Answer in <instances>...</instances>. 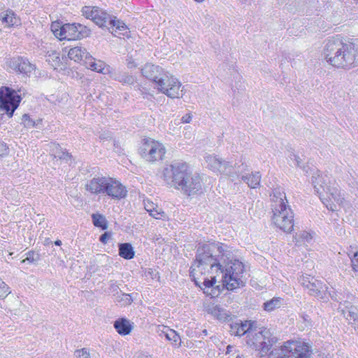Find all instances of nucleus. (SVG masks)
<instances>
[{"instance_id": "nucleus-1", "label": "nucleus", "mask_w": 358, "mask_h": 358, "mask_svg": "<svg viewBox=\"0 0 358 358\" xmlns=\"http://www.w3.org/2000/svg\"><path fill=\"white\" fill-rule=\"evenodd\" d=\"M244 264L233 257L231 248L222 243H208L199 246L189 269L195 285L211 297L221 289L243 287L246 282Z\"/></svg>"}, {"instance_id": "nucleus-2", "label": "nucleus", "mask_w": 358, "mask_h": 358, "mask_svg": "<svg viewBox=\"0 0 358 358\" xmlns=\"http://www.w3.org/2000/svg\"><path fill=\"white\" fill-rule=\"evenodd\" d=\"M357 50L353 43L341 38L329 39L324 48L327 62L336 68L351 69L357 62Z\"/></svg>"}, {"instance_id": "nucleus-3", "label": "nucleus", "mask_w": 358, "mask_h": 358, "mask_svg": "<svg viewBox=\"0 0 358 358\" xmlns=\"http://www.w3.org/2000/svg\"><path fill=\"white\" fill-rule=\"evenodd\" d=\"M313 185L324 205L331 211L343 206L345 199L338 185L327 175L315 173L311 179Z\"/></svg>"}, {"instance_id": "nucleus-4", "label": "nucleus", "mask_w": 358, "mask_h": 358, "mask_svg": "<svg viewBox=\"0 0 358 358\" xmlns=\"http://www.w3.org/2000/svg\"><path fill=\"white\" fill-rule=\"evenodd\" d=\"M271 197L272 223L285 233L292 232L294 225V213L287 204L285 192L281 187L275 188Z\"/></svg>"}, {"instance_id": "nucleus-5", "label": "nucleus", "mask_w": 358, "mask_h": 358, "mask_svg": "<svg viewBox=\"0 0 358 358\" xmlns=\"http://www.w3.org/2000/svg\"><path fill=\"white\" fill-rule=\"evenodd\" d=\"M82 12L86 18L91 19L98 26L107 27L115 36L124 35L127 32V27L124 22L117 20L115 17H111L97 7L85 6Z\"/></svg>"}, {"instance_id": "nucleus-6", "label": "nucleus", "mask_w": 358, "mask_h": 358, "mask_svg": "<svg viewBox=\"0 0 358 358\" xmlns=\"http://www.w3.org/2000/svg\"><path fill=\"white\" fill-rule=\"evenodd\" d=\"M191 171L187 163L173 161L165 166L162 171L161 178L168 187L178 189Z\"/></svg>"}, {"instance_id": "nucleus-7", "label": "nucleus", "mask_w": 358, "mask_h": 358, "mask_svg": "<svg viewBox=\"0 0 358 358\" xmlns=\"http://www.w3.org/2000/svg\"><path fill=\"white\" fill-rule=\"evenodd\" d=\"M51 31L59 40L75 41L80 40L90 36V29L81 24H64L53 22L51 24Z\"/></svg>"}, {"instance_id": "nucleus-8", "label": "nucleus", "mask_w": 358, "mask_h": 358, "mask_svg": "<svg viewBox=\"0 0 358 358\" xmlns=\"http://www.w3.org/2000/svg\"><path fill=\"white\" fill-rule=\"evenodd\" d=\"M309 347L304 343L289 341L280 349L273 350L270 358H309Z\"/></svg>"}, {"instance_id": "nucleus-9", "label": "nucleus", "mask_w": 358, "mask_h": 358, "mask_svg": "<svg viewBox=\"0 0 358 358\" xmlns=\"http://www.w3.org/2000/svg\"><path fill=\"white\" fill-rule=\"evenodd\" d=\"M157 90L171 99H179L185 94L184 86L180 81L172 74L166 72L164 76L158 80L157 84L154 86Z\"/></svg>"}, {"instance_id": "nucleus-10", "label": "nucleus", "mask_w": 358, "mask_h": 358, "mask_svg": "<svg viewBox=\"0 0 358 358\" xmlns=\"http://www.w3.org/2000/svg\"><path fill=\"white\" fill-rule=\"evenodd\" d=\"M21 94L8 87L0 88V113L1 115L7 114L9 117L13 116L14 111L18 107L21 101Z\"/></svg>"}, {"instance_id": "nucleus-11", "label": "nucleus", "mask_w": 358, "mask_h": 358, "mask_svg": "<svg viewBox=\"0 0 358 358\" xmlns=\"http://www.w3.org/2000/svg\"><path fill=\"white\" fill-rule=\"evenodd\" d=\"M166 154L164 145L154 139H147L141 148V155L147 162L154 163L163 160Z\"/></svg>"}, {"instance_id": "nucleus-12", "label": "nucleus", "mask_w": 358, "mask_h": 358, "mask_svg": "<svg viewBox=\"0 0 358 358\" xmlns=\"http://www.w3.org/2000/svg\"><path fill=\"white\" fill-rule=\"evenodd\" d=\"M187 178H188L185 179L177 190L187 196H194L203 192V182L198 173L191 171Z\"/></svg>"}, {"instance_id": "nucleus-13", "label": "nucleus", "mask_w": 358, "mask_h": 358, "mask_svg": "<svg viewBox=\"0 0 358 358\" xmlns=\"http://www.w3.org/2000/svg\"><path fill=\"white\" fill-rule=\"evenodd\" d=\"M299 282L310 295L319 299H324L327 287L323 282L313 276L306 275L299 278Z\"/></svg>"}, {"instance_id": "nucleus-14", "label": "nucleus", "mask_w": 358, "mask_h": 358, "mask_svg": "<svg viewBox=\"0 0 358 358\" xmlns=\"http://www.w3.org/2000/svg\"><path fill=\"white\" fill-rule=\"evenodd\" d=\"M205 162L209 169L214 172L229 176L233 170L232 164L215 155H206L204 157Z\"/></svg>"}, {"instance_id": "nucleus-15", "label": "nucleus", "mask_w": 358, "mask_h": 358, "mask_svg": "<svg viewBox=\"0 0 358 358\" xmlns=\"http://www.w3.org/2000/svg\"><path fill=\"white\" fill-rule=\"evenodd\" d=\"M104 194L112 199L120 200L126 197L127 189L119 180L110 177Z\"/></svg>"}, {"instance_id": "nucleus-16", "label": "nucleus", "mask_w": 358, "mask_h": 358, "mask_svg": "<svg viewBox=\"0 0 358 358\" xmlns=\"http://www.w3.org/2000/svg\"><path fill=\"white\" fill-rule=\"evenodd\" d=\"M8 66L16 72L29 75L35 70V66L29 61L22 57H16L10 59L8 62Z\"/></svg>"}, {"instance_id": "nucleus-17", "label": "nucleus", "mask_w": 358, "mask_h": 358, "mask_svg": "<svg viewBox=\"0 0 358 358\" xmlns=\"http://www.w3.org/2000/svg\"><path fill=\"white\" fill-rule=\"evenodd\" d=\"M271 336V333L265 328H253L252 333L248 336L247 344L251 347L257 349L260 344L266 343V340Z\"/></svg>"}, {"instance_id": "nucleus-18", "label": "nucleus", "mask_w": 358, "mask_h": 358, "mask_svg": "<svg viewBox=\"0 0 358 358\" xmlns=\"http://www.w3.org/2000/svg\"><path fill=\"white\" fill-rule=\"evenodd\" d=\"M109 178L106 176L94 177L86 183L85 189L92 194H104Z\"/></svg>"}, {"instance_id": "nucleus-19", "label": "nucleus", "mask_w": 358, "mask_h": 358, "mask_svg": "<svg viewBox=\"0 0 358 358\" xmlns=\"http://www.w3.org/2000/svg\"><path fill=\"white\" fill-rule=\"evenodd\" d=\"M141 73L143 76L151 80L154 83V86H155L158 83V80H161L166 71L158 66L147 64L142 68Z\"/></svg>"}, {"instance_id": "nucleus-20", "label": "nucleus", "mask_w": 358, "mask_h": 358, "mask_svg": "<svg viewBox=\"0 0 358 358\" xmlns=\"http://www.w3.org/2000/svg\"><path fill=\"white\" fill-rule=\"evenodd\" d=\"M253 324V322L247 320L232 323L230 325V333L231 335L236 336H242L246 334L248 337L252 333Z\"/></svg>"}, {"instance_id": "nucleus-21", "label": "nucleus", "mask_w": 358, "mask_h": 358, "mask_svg": "<svg viewBox=\"0 0 358 358\" xmlns=\"http://www.w3.org/2000/svg\"><path fill=\"white\" fill-rule=\"evenodd\" d=\"M113 327L120 335L127 336L131 334L134 324L127 318L121 317L114 322Z\"/></svg>"}, {"instance_id": "nucleus-22", "label": "nucleus", "mask_w": 358, "mask_h": 358, "mask_svg": "<svg viewBox=\"0 0 358 358\" xmlns=\"http://www.w3.org/2000/svg\"><path fill=\"white\" fill-rule=\"evenodd\" d=\"M205 308L208 313L219 320L227 321L230 317L229 313L218 305L209 303L206 306Z\"/></svg>"}, {"instance_id": "nucleus-23", "label": "nucleus", "mask_w": 358, "mask_h": 358, "mask_svg": "<svg viewBox=\"0 0 358 358\" xmlns=\"http://www.w3.org/2000/svg\"><path fill=\"white\" fill-rule=\"evenodd\" d=\"M0 19L1 22L8 27L20 24V19L11 10L2 13Z\"/></svg>"}, {"instance_id": "nucleus-24", "label": "nucleus", "mask_w": 358, "mask_h": 358, "mask_svg": "<svg viewBox=\"0 0 358 358\" xmlns=\"http://www.w3.org/2000/svg\"><path fill=\"white\" fill-rule=\"evenodd\" d=\"M68 57L70 59L76 62H81L84 58L88 59L91 57L86 49L80 46H76L69 50Z\"/></svg>"}, {"instance_id": "nucleus-25", "label": "nucleus", "mask_w": 358, "mask_h": 358, "mask_svg": "<svg viewBox=\"0 0 358 358\" xmlns=\"http://www.w3.org/2000/svg\"><path fill=\"white\" fill-rule=\"evenodd\" d=\"M144 204L146 211L154 218L158 220H164L166 218V213L153 202L148 201L145 202Z\"/></svg>"}, {"instance_id": "nucleus-26", "label": "nucleus", "mask_w": 358, "mask_h": 358, "mask_svg": "<svg viewBox=\"0 0 358 358\" xmlns=\"http://www.w3.org/2000/svg\"><path fill=\"white\" fill-rule=\"evenodd\" d=\"M345 303L347 305L345 306V308L342 310L343 315L349 322H357V320H358L357 308L347 301H345Z\"/></svg>"}, {"instance_id": "nucleus-27", "label": "nucleus", "mask_w": 358, "mask_h": 358, "mask_svg": "<svg viewBox=\"0 0 358 358\" xmlns=\"http://www.w3.org/2000/svg\"><path fill=\"white\" fill-rule=\"evenodd\" d=\"M50 152L51 155L55 158H59V159H62L66 161V162H69V159H71V156L64 152L59 146V145L56 143H52L50 145Z\"/></svg>"}, {"instance_id": "nucleus-28", "label": "nucleus", "mask_w": 358, "mask_h": 358, "mask_svg": "<svg viewBox=\"0 0 358 358\" xmlns=\"http://www.w3.org/2000/svg\"><path fill=\"white\" fill-rule=\"evenodd\" d=\"M347 254L350 259L352 270L358 271V246L350 245L348 248Z\"/></svg>"}, {"instance_id": "nucleus-29", "label": "nucleus", "mask_w": 358, "mask_h": 358, "mask_svg": "<svg viewBox=\"0 0 358 358\" xmlns=\"http://www.w3.org/2000/svg\"><path fill=\"white\" fill-rule=\"evenodd\" d=\"M119 255L125 259H131L134 257V251L130 243H122L119 245Z\"/></svg>"}, {"instance_id": "nucleus-30", "label": "nucleus", "mask_w": 358, "mask_h": 358, "mask_svg": "<svg viewBox=\"0 0 358 358\" xmlns=\"http://www.w3.org/2000/svg\"><path fill=\"white\" fill-rule=\"evenodd\" d=\"M242 179L251 188L257 187L261 181V174L259 172L252 173L249 176H243Z\"/></svg>"}, {"instance_id": "nucleus-31", "label": "nucleus", "mask_w": 358, "mask_h": 358, "mask_svg": "<svg viewBox=\"0 0 358 358\" xmlns=\"http://www.w3.org/2000/svg\"><path fill=\"white\" fill-rule=\"evenodd\" d=\"M111 77L120 82V83H122L123 84H128V85H131L134 83L135 81V79L134 78L131 76V75H129L126 73H124V72H117V73H114Z\"/></svg>"}, {"instance_id": "nucleus-32", "label": "nucleus", "mask_w": 358, "mask_h": 358, "mask_svg": "<svg viewBox=\"0 0 358 358\" xmlns=\"http://www.w3.org/2000/svg\"><path fill=\"white\" fill-rule=\"evenodd\" d=\"M89 68L94 71L103 73H110V70L109 66H106L104 62L99 61L95 62L94 61H90L88 64Z\"/></svg>"}, {"instance_id": "nucleus-33", "label": "nucleus", "mask_w": 358, "mask_h": 358, "mask_svg": "<svg viewBox=\"0 0 358 358\" xmlns=\"http://www.w3.org/2000/svg\"><path fill=\"white\" fill-rule=\"evenodd\" d=\"M313 234L306 231H301L296 233L294 239L296 243L299 245H303L310 243L313 239Z\"/></svg>"}, {"instance_id": "nucleus-34", "label": "nucleus", "mask_w": 358, "mask_h": 358, "mask_svg": "<svg viewBox=\"0 0 358 358\" xmlns=\"http://www.w3.org/2000/svg\"><path fill=\"white\" fill-rule=\"evenodd\" d=\"M46 60L54 69H57L60 64L59 54L55 50L48 51Z\"/></svg>"}, {"instance_id": "nucleus-35", "label": "nucleus", "mask_w": 358, "mask_h": 358, "mask_svg": "<svg viewBox=\"0 0 358 358\" xmlns=\"http://www.w3.org/2000/svg\"><path fill=\"white\" fill-rule=\"evenodd\" d=\"M282 299L280 297H274L272 299L264 303V309L267 312H271L281 306Z\"/></svg>"}, {"instance_id": "nucleus-36", "label": "nucleus", "mask_w": 358, "mask_h": 358, "mask_svg": "<svg viewBox=\"0 0 358 358\" xmlns=\"http://www.w3.org/2000/svg\"><path fill=\"white\" fill-rule=\"evenodd\" d=\"M166 338L172 342V344L179 348L181 345V339L177 332L173 329H166Z\"/></svg>"}, {"instance_id": "nucleus-37", "label": "nucleus", "mask_w": 358, "mask_h": 358, "mask_svg": "<svg viewBox=\"0 0 358 358\" xmlns=\"http://www.w3.org/2000/svg\"><path fill=\"white\" fill-rule=\"evenodd\" d=\"M92 218L94 226L100 227L102 229L107 228V221L103 215L101 214H92Z\"/></svg>"}, {"instance_id": "nucleus-38", "label": "nucleus", "mask_w": 358, "mask_h": 358, "mask_svg": "<svg viewBox=\"0 0 358 358\" xmlns=\"http://www.w3.org/2000/svg\"><path fill=\"white\" fill-rule=\"evenodd\" d=\"M115 301L120 303L122 306H128L132 303L133 299L128 294L117 293Z\"/></svg>"}, {"instance_id": "nucleus-39", "label": "nucleus", "mask_w": 358, "mask_h": 358, "mask_svg": "<svg viewBox=\"0 0 358 358\" xmlns=\"http://www.w3.org/2000/svg\"><path fill=\"white\" fill-rule=\"evenodd\" d=\"M75 355L76 358H96L95 354H91L87 348L77 350L75 352Z\"/></svg>"}, {"instance_id": "nucleus-40", "label": "nucleus", "mask_w": 358, "mask_h": 358, "mask_svg": "<svg viewBox=\"0 0 358 358\" xmlns=\"http://www.w3.org/2000/svg\"><path fill=\"white\" fill-rule=\"evenodd\" d=\"M272 346V342L270 340V338L266 340V343H262L259 345L257 349H259L261 357L264 356L267 352L270 350Z\"/></svg>"}, {"instance_id": "nucleus-41", "label": "nucleus", "mask_w": 358, "mask_h": 358, "mask_svg": "<svg viewBox=\"0 0 358 358\" xmlns=\"http://www.w3.org/2000/svg\"><path fill=\"white\" fill-rule=\"evenodd\" d=\"M10 293L9 287L0 278V299L6 298Z\"/></svg>"}, {"instance_id": "nucleus-42", "label": "nucleus", "mask_w": 358, "mask_h": 358, "mask_svg": "<svg viewBox=\"0 0 358 358\" xmlns=\"http://www.w3.org/2000/svg\"><path fill=\"white\" fill-rule=\"evenodd\" d=\"M22 122L25 127L31 128L34 127V122L30 118L27 114H24L22 117Z\"/></svg>"}, {"instance_id": "nucleus-43", "label": "nucleus", "mask_w": 358, "mask_h": 358, "mask_svg": "<svg viewBox=\"0 0 358 358\" xmlns=\"http://www.w3.org/2000/svg\"><path fill=\"white\" fill-rule=\"evenodd\" d=\"M38 259H39V257H38V254L36 255L34 253V252L29 251L27 253V257L22 261V263H24L26 262H29L30 263H33V262H35L38 261Z\"/></svg>"}, {"instance_id": "nucleus-44", "label": "nucleus", "mask_w": 358, "mask_h": 358, "mask_svg": "<svg viewBox=\"0 0 358 358\" xmlns=\"http://www.w3.org/2000/svg\"><path fill=\"white\" fill-rule=\"evenodd\" d=\"M9 149L6 143L0 140V157H5L8 155Z\"/></svg>"}, {"instance_id": "nucleus-45", "label": "nucleus", "mask_w": 358, "mask_h": 358, "mask_svg": "<svg viewBox=\"0 0 358 358\" xmlns=\"http://www.w3.org/2000/svg\"><path fill=\"white\" fill-rule=\"evenodd\" d=\"M289 157L290 160L294 161L295 166L302 168V159H301V157L299 155H297L294 153H292V154H290Z\"/></svg>"}, {"instance_id": "nucleus-46", "label": "nucleus", "mask_w": 358, "mask_h": 358, "mask_svg": "<svg viewBox=\"0 0 358 358\" xmlns=\"http://www.w3.org/2000/svg\"><path fill=\"white\" fill-rule=\"evenodd\" d=\"M147 277H150L152 280H158L159 279V273L154 269L148 268L145 272Z\"/></svg>"}, {"instance_id": "nucleus-47", "label": "nucleus", "mask_w": 358, "mask_h": 358, "mask_svg": "<svg viewBox=\"0 0 358 358\" xmlns=\"http://www.w3.org/2000/svg\"><path fill=\"white\" fill-rule=\"evenodd\" d=\"M166 329H171L166 326H159L157 327V331L160 336H164L166 337V333L167 331Z\"/></svg>"}, {"instance_id": "nucleus-48", "label": "nucleus", "mask_w": 358, "mask_h": 358, "mask_svg": "<svg viewBox=\"0 0 358 358\" xmlns=\"http://www.w3.org/2000/svg\"><path fill=\"white\" fill-rule=\"evenodd\" d=\"M110 238V234L108 232H105L100 236V241L103 243H106L108 240Z\"/></svg>"}, {"instance_id": "nucleus-49", "label": "nucleus", "mask_w": 358, "mask_h": 358, "mask_svg": "<svg viewBox=\"0 0 358 358\" xmlns=\"http://www.w3.org/2000/svg\"><path fill=\"white\" fill-rule=\"evenodd\" d=\"M192 120V115L190 114H186L182 117L181 122L182 123H189Z\"/></svg>"}, {"instance_id": "nucleus-50", "label": "nucleus", "mask_w": 358, "mask_h": 358, "mask_svg": "<svg viewBox=\"0 0 358 358\" xmlns=\"http://www.w3.org/2000/svg\"><path fill=\"white\" fill-rule=\"evenodd\" d=\"M109 289H110V292L111 293H113V292H117V293H118V292H117L118 287H117V285L115 282H112L110 283Z\"/></svg>"}, {"instance_id": "nucleus-51", "label": "nucleus", "mask_w": 358, "mask_h": 358, "mask_svg": "<svg viewBox=\"0 0 358 358\" xmlns=\"http://www.w3.org/2000/svg\"><path fill=\"white\" fill-rule=\"evenodd\" d=\"M127 67L129 69H133L136 66V64H135V62L133 60H131V59H127Z\"/></svg>"}, {"instance_id": "nucleus-52", "label": "nucleus", "mask_w": 358, "mask_h": 358, "mask_svg": "<svg viewBox=\"0 0 358 358\" xmlns=\"http://www.w3.org/2000/svg\"><path fill=\"white\" fill-rule=\"evenodd\" d=\"M352 187L353 192L358 195V182H353Z\"/></svg>"}, {"instance_id": "nucleus-53", "label": "nucleus", "mask_w": 358, "mask_h": 358, "mask_svg": "<svg viewBox=\"0 0 358 358\" xmlns=\"http://www.w3.org/2000/svg\"><path fill=\"white\" fill-rule=\"evenodd\" d=\"M232 346L231 345H228L227 347V351H226V354H229L231 352V349H232Z\"/></svg>"}, {"instance_id": "nucleus-54", "label": "nucleus", "mask_w": 358, "mask_h": 358, "mask_svg": "<svg viewBox=\"0 0 358 358\" xmlns=\"http://www.w3.org/2000/svg\"><path fill=\"white\" fill-rule=\"evenodd\" d=\"M138 358H152V357L149 355H141L138 356Z\"/></svg>"}, {"instance_id": "nucleus-55", "label": "nucleus", "mask_w": 358, "mask_h": 358, "mask_svg": "<svg viewBox=\"0 0 358 358\" xmlns=\"http://www.w3.org/2000/svg\"><path fill=\"white\" fill-rule=\"evenodd\" d=\"M55 244L56 245L59 246V245H62V241H61L60 240H57V241H55Z\"/></svg>"}, {"instance_id": "nucleus-56", "label": "nucleus", "mask_w": 358, "mask_h": 358, "mask_svg": "<svg viewBox=\"0 0 358 358\" xmlns=\"http://www.w3.org/2000/svg\"><path fill=\"white\" fill-rule=\"evenodd\" d=\"M196 2L201 3L203 2L204 0H194Z\"/></svg>"}]
</instances>
